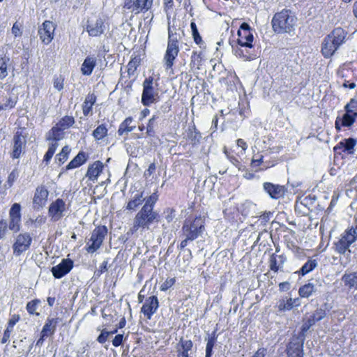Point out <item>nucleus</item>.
<instances>
[{"instance_id": "de8ad7c7", "label": "nucleus", "mask_w": 357, "mask_h": 357, "mask_svg": "<svg viewBox=\"0 0 357 357\" xmlns=\"http://www.w3.org/2000/svg\"><path fill=\"white\" fill-rule=\"evenodd\" d=\"M202 63V57L200 54L197 53L196 52H192L191 55V61L190 66L191 68H196L197 69L199 68V66Z\"/></svg>"}, {"instance_id": "c756f323", "label": "nucleus", "mask_w": 357, "mask_h": 357, "mask_svg": "<svg viewBox=\"0 0 357 357\" xmlns=\"http://www.w3.org/2000/svg\"><path fill=\"white\" fill-rule=\"evenodd\" d=\"M342 280L348 289L355 288L357 289V273L344 274L342 278Z\"/></svg>"}, {"instance_id": "a211bd4d", "label": "nucleus", "mask_w": 357, "mask_h": 357, "mask_svg": "<svg viewBox=\"0 0 357 357\" xmlns=\"http://www.w3.org/2000/svg\"><path fill=\"white\" fill-rule=\"evenodd\" d=\"M356 139L349 137L339 142L335 147L334 151L336 153H340V151L352 154L354 151V146L356 145Z\"/></svg>"}, {"instance_id": "e2e57ef3", "label": "nucleus", "mask_w": 357, "mask_h": 357, "mask_svg": "<svg viewBox=\"0 0 357 357\" xmlns=\"http://www.w3.org/2000/svg\"><path fill=\"white\" fill-rule=\"evenodd\" d=\"M123 335L119 334L115 336L112 340V344L114 347H119L123 343Z\"/></svg>"}, {"instance_id": "c9c22d12", "label": "nucleus", "mask_w": 357, "mask_h": 357, "mask_svg": "<svg viewBox=\"0 0 357 357\" xmlns=\"http://www.w3.org/2000/svg\"><path fill=\"white\" fill-rule=\"evenodd\" d=\"M193 347V343L190 340H184L183 337L180 339L177 344V351L190 352Z\"/></svg>"}, {"instance_id": "79ce46f5", "label": "nucleus", "mask_w": 357, "mask_h": 357, "mask_svg": "<svg viewBox=\"0 0 357 357\" xmlns=\"http://www.w3.org/2000/svg\"><path fill=\"white\" fill-rule=\"evenodd\" d=\"M40 303L38 299H34L26 304V310L30 314H36L39 316L40 313L36 312L38 305Z\"/></svg>"}, {"instance_id": "5fc2aeb1", "label": "nucleus", "mask_w": 357, "mask_h": 357, "mask_svg": "<svg viewBox=\"0 0 357 357\" xmlns=\"http://www.w3.org/2000/svg\"><path fill=\"white\" fill-rule=\"evenodd\" d=\"M344 110L351 111L352 113L357 114V99H351L349 102L344 106Z\"/></svg>"}, {"instance_id": "052dcab7", "label": "nucleus", "mask_w": 357, "mask_h": 357, "mask_svg": "<svg viewBox=\"0 0 357 357\" xmlns=\"http://www.w3.org/2000/svg\"><path fill=\"white\" fill-rule=\"evenodd\" d=\"M175 282V278L167 280L160 287L162 291H166L171 287Z\"/></svg>"}, {"instance_id": "774afa93", "label": "nucleus", "mask_w": 357, "mask_h": 357, "mask_svg": "<svg viewBox=\"0 0 357 357\" xmlns=\"http://www.w3.org/2000/svg\"><path fill=\"white\" fill-rule=\"evenodd\" d=\"M272 215L271 212H266L260 215L259 219L261 221V223L266 224L270 220V216Z\"/></svg>"}, {"instance_id": "a18cd8bd", "label": "nucleus", "mask_w": 357, "mask_h": 357, "mask_svg": "<svg viewBox=\"0 0 357 357\" xmlns=\"http://www.w3.org/2000/svg\"><path fill=\"white\" fill-rule=\"evenodd\" d=\"M58 145L59 144L57 142H53L50 144L48 150L44 156V161H45L47 163L52 159L58 147Z\"/></svg>"}, {"instance_id": "bb28decb", "label": "nucleus", "mask_w": 357, "mask_h": 357, "mask_svg": "<svg viewBox=\"0 0 357 357\" xmlns=\"http://www.w3.org/2000/svg\"><path fill=\"white\" fill-rule=\"evenodd\" d=\"M87 159L84 152H79L66 166V169H71L79 167L84 164Z\"/></svg>"}, {"instance_id": "e433bc0d", "label": "nucleus", "mask_w": 357, "mask_h": 357, "mask_svg": "<svg viewBox=\"0 0 357 357\" xmlns=\"http://www.w3.org/2000/svg\"><path fill=\"white\" fill-rule=\"evenodd\" d=\"M75 123L74 117L71 116H63L56 125L62 130H66L71 127Z\"/></svg>"}, {"instance_id": "9d476101", "label": "nucleus", "mask_w": 357, "mask_h": 357, "mask_svg": "<svg viewBox=\"0 0 357 357\" xmlns=\"http://www.w3.org/2000/svg\"><path fill=\"white\" fill-rule=\"evenodd\" d=\"M31 242L32 238L29 233L19 234L13 245L14 254L16 256H20L30 248Z\"/></svg>"}, {"instance_id": "393cba45", "label": "nucleus", "mask_w": 357, "mask_h": 357, "mask_svg": "<svg viewBox=\"0 0 357 357\" xmlns=\"http://www.w3.org/2000/svg\"><path fill=\"white\" fill-rule=\"evenodd\" d=\"M59 323L58 318H48L46 321L41 332L43 335H52L56 331L57 324Z\"/></svg>"}, {"instance_id": "dca6fc26", "label": "nucleus", "mask_w": 357, "mask_h": 357, "mask_svg": "<svg viewBox=\"0 0 357 357\" xmlns=\"http://www.w3.org/2000/svg\"><path fill=\"white\" fill-rule=\"evenodd\" d=\"M49 192L44 185L38 186L33 199V204L35 208H43L47 200Z\"/></svg>"}, {"instance_id": "69168bd1", "label": "nucleus", "mask_w": 357, "mask_h": 357, "mask_svg": "<svg viewBox=\"0 0 357 357\" xmlns=\"http://www.w3.org/2000/svg\"><path fill=\"white\" fill-rule=\"evenodd\" d=\"M165 213H167L165 219L167 220V222H171L175 217L174 211L168 208Z\"/></svg>"}, {"instance_id": "6e6d98bb", "label": "nucleus", "mask_w": 357, "mask_h": 357, "mask_svg": "<svg viewBox=\"0 0 357 357\" xmlns=\"http://www.w3.org/2000/svg\"><path fill=\"white\" fill-rule=\"evenodd\" d=\"M123 8L128 10H131V12L135 13L136 14L137 5L136 0H125Z\"/></svg>"}, {"instance_id": "6ab92c4d", "label": "nucleus", "mask_w": 357, "mask_h": 357, "mask_svg": "<svg viewBox=\"0 0 357 357\" xmlns=\"http://www.w3.org/2000/svg\"><path fill=\"white\" fill-rule=\"evenodd\" d=\"M86 29L89 36L97 37L103 33L105 26L102 19H98L96 22L87 24Z\"/></svg>"}, {"instance_id": "cd10ccee", "label": "nucleus", "mask_w": 357, "mask_h": 357, "mask_svg": "<svg viewBox=\"0 0 357 357\" xmlns=\"http://www.w3.org/2000/svg\"><path fill=\"white\" fill-rule=\"evenodd\" d=\"M96 101V96L93 94H89L82 105V110L83 114L84 116H88L92 109L93 105L95 104Z\"/></svg>"}, {"instance_id": "ddd939ff", "label": "nucleus", "mask_w": 357, "mask_h": 357, "mask_svg": "<svg viewBox=\"0 0 357 357\" xmlns=\"http://www.w3.org/2000/svg\"><path fill=\"white\" fill-rule=\"evenodd\" d=\"M73 267V261L70 259H63L60 264L53 266L51 269L55 278H61L68 274Z\"/></svg>"}, {"instance_id": "9b49d317", "label": "nucleus", "mask_w": 357, "mask_h": 357, "mask_svg": "<svg viewBox=\"0 0 357 357\" xmlns=\"http://www.w3.org/2000/svg\"><path fill=\"white\" fill-rule=\"evenodd\" d=\"M263 189L271 198L274 199L283 197L287 192V188L284 185L274 184L271 182L264 183Z\"/></svg>"}, {"instance_id": "f257e3e1", "label": "nucleus", "mask_w": 357, "mask_h": 357, "mask_svg": "<svg viewBox=\"0 0 357 357\" xmlns=\"http://www.w3.org/2000/svg\"><path fill=\"white\" fill-rule=\"evenodd\" d=\"M205 230V217L199 215L193 220L186 219L183 225L181 231L185 238L178 245L180 250H184L190 241L201 236Z\"/></svg>"}, {"instance_id": "3c124183", "label": "nucleus", "mask_w": 357, "mask_h": 357, "mask_svg": "<svg viewBox=\"0 0 357 357\" xmlns=\"http://www.w3.org/2000/svg\"><path fill=\"white\" fill-rule=\"evenodd\" d=\"M157 116L155 115H153L152 118H151L149 121V123L146 126V135L148 136H154L155 135V130H154V124L155 122V120L157 119Z\"/></svg>"}, {"instance_id": "4d7b16f0", "label": "nucleus", "mask_w": 357, "mask_h": 357, "mask_svg": "<svg viewBox=\"0 0 357 357\" xmlns=\"http://www.w3.org/2000/svg\"><path fill=\"white\" fill-rule=\"evenodd\" d=\"M19 176V173L17 169H13L8 177L7 184L8 187H11L14 183V181L17 179Z\"/></svg>"}, {"instance_id": "7c9ffc66", "label": "nucleus", "mask_w": 357, "mask_h": 357, "mask_svg": "<svg viewBox=\"0 0 357 357\" xmlns=\"http://www.w3.org/2000/svg\"><path fill=\"white\" fill-rule=\"evenodd\" d=\"M357 118V114L351 111H345V113L340 117L341 125L344 127H351Z\"/></svg>"}, {"instance_id": "f8f14e48", "label": "nucleus", "mask_w": 357, "mask_h": 357, "mask_svg": "<svg viewBox=\"0 0 357 357\" xmlns=\"http://www.w3.org/2000/svg\"><path fill=\"white\" fill-rule=\"evenodd\" d=\"M55 30V25L52 22L46 20L39 28L38 34L42 42L45 44H49L53 39Z\"/></svg>"}, {"instance_id": "7ed1b4c3", "label": "nucleus", "mask_w": 357, "mask_h": 357, "mask_svg": "<svg viewBox=\"0 0 357 357\" xmlns=\"http://www.w3.org/2000/svg\"><path fill=\"white\" fill-rule=\"evenodd\" d=\"M347 32L342 28L337 27L333 29L323 40L321 54L325 58L332 56L336 50L345 43Z\"/></svg>"}, {"instance_id": "473e14b6", "label": "nucleus", "mask_w": 357, "mask_h": 357, "mask_svg": "<svg viewBox=\"0 0 357 357\" xmlns=\"http://www.w3.org/2000/svg\"><path fill=\"white\" fill-rule=\"evenodd\" d=\"M136 14L145 13L152 7L153 0H136Z\"/></svg>"}, {"instance_id": "58836bf2", "label": "nucleus", "mask_w": 357, "mask_h": 357, "mask_svg": "<svg viewBox=\"0 0 357 357\" xmlns=\"http://www.w3.org/2000/svg\"><path fill=\"white\" fill-rule=\"evenodd\" d=\"M107 133V129L103 124L98 126L93 132V136L96 140L104 138Z\"/></svg>"}, {"instance_id": "2eb2a0df", "label": "nucleus", "mask_w": 357, "mask_h": 357, "mask_svg": "<svg viewBox=\"0 0 357 357\" xmlns=\"http://www.w3.org/2000/svg\"><path fill=\"white\" fill-rule=\"evenodd\" d=\"M159 303L158 298L155 296H152L145 300V303L141 308V312L148 319H150L152 315L156 312Z\"/></svg>"}, {"instance_id": "0e129e2a", "label": "nucleus", "mask_w": 357, "mask_h": 357, "mask_svg": "<svg viewBox=\"0 0 357 357\" xmlns=\"http://www.w3.org/2000/svg\"><path fill=\"white\" fill-rule=\"evenodd\" d=\"M345 232L350 236V238H353L354 241L355 242L357 239V225L354 228L347 230Z\"/></svg>"}, {"instance_id": "338daca9", "label": "nucleus", "mask_w": 357, "mask_h": 357, "mask_svg": "<svg viewBox=\"0 0 357 357\" xmlns=\"http://www.w3.org/2000/svg\"><path fill=\"white\" fill-rule=\"evenodd\" d=\"M6 228H7L6 222H5L4 220H1L0 221V238H2L5 236Z\"/></svg>"}, {"instance_id": "a19ab883", "label": "nucleus", "mask_w": 357, "mask_h": 357, "mask_svg": "<svg viewBox=\"0 0 357 357\" xmlns=\"http://www.w3.org/2000/svg\"><path fill=\"white\" fill-rule=\"evenodd\" d=\"M70 149L68 146H65L62 148L61 151L57 154L55 157V160L59 162V165L63 164L68 159V155L70 153Z\"/></svg>"}, {"instance_id": "8fccbe9b", "label": "nucleus", "mask_w": 357, "mask_h": 357, "mask_svg": "<svg viewBox=\"0 0 357 357\" xmlns=\"http://www.w3.org/2000/svg\"><path fill=\"white\" fill-rule=\"evenodd\" d=\"M21 206L18 203H15L13 204L10 209L9 215L10 218H21Z\"/></svg>"}, {"instance_id": "39448f33", "label": "nucleus", "mask_w": 357, "mask_h": 357, "mask_svg": "<svg viewBox=\"0 0 357 357\" xmlns=\"http://www.w3.org/2000/svg\"><path fill=\"white\" fill-rule=\"evenodd\" d=\"M169 40L167 44V50L164 56V63L166 70H171L174 65V60L178 55L179 49L178 45V39L176 33H172L169 29Z\"/></svg>"}, {"instance_id": "bf43d9fd", "label": "nucleus", "mask_w": 357, "mask_h": 357, "mask_svg": "<svg viewBox=\"0 0 357 357\" xmlns=\"http://www.w3.org/2000/svg\"><path fill=\"white\" fill-rule=\"evenodd\" d=\"M234 51L235 55L237 56L244 58L247 60L251 59V56L250 54H248V52H244V51L243 50H241V48H237L236 50H234Z\"/></svg>"}, {"instance_id": "864d4df0", "label": "nucleus", "mask_w": 357, "mask_h": 357, "mask_svg": "<svg viewBox=\"0 0 357 357\" xmlns=\"http://www.w3.org/2000/svg\"><path fill=\"white\" fill-rule=\"evenodd\" d=\"M158 200V196L155 193L152 194L148 197H144L145 204L144 206L153 209L154 205Z\"/></svg>"}, {"instance_id": "4468645a", "label": "nucleus", "mask_w": 357, "mask_h": 357, "mask_svg": "<svg viewBox=\"0 0 357 357\" xmlns=\"http://www.w3.org/2000/svg\"><path fill=\"white\" fill-rule=\"evenodd\" d=\"M66 210V203L61 199H56L49 207V215L53 221H58L63 216Z\"/></svg>"}, {"instance_id": "4be33fe9", "label": "nucleus", "mask_w": 357, "mask_h": 357, "mask_svg": "<svg viewBox=\"0 0 357 357\" xmlns=\"http://www.w3.org/2000/svg\"><path fill=\"white\" fill-rule=\"evenodd\" d=\"M287 258L283 255H277L272 254L269 259L270 269L274 272H278L283 266Z\"/></svg>"}, {"instance_id": "4c0bfd02", "label": "nucleus", "mask_w": 357, "mask_h": 357, "mask_svg": "<svg viewBox=\"0 0 357 357\" xmlns=\"http://www.w3.org/2000/svg\"><path fill=\"white\" fill-rule=\"evenodd\" d=\"M216 341L215 332H213L211 337L207 339V343L206 346V356L205 357H211L213 354V348Z\"/></svg>"}, {"instance_id": "aec40b11", "label": "nucleus", "mask_w": 357, "mask_h": 357, "mask_svg": "<svg viewBox=\"0 0 357 357\" xmlns=\"http://www.w3.org/2000/svg\"><path fill=\"white\" fill-rule=\"evenodd\" d=\"M238 36L237 43L241 47H252L253 35L250 30L238 31Z\"/></svg>"}, {"instance_id": "72a5a7b5", "label": "nucleus", "mask_w": 357, "mask_h": 357, "mask_svg": "<svg viewBox=\"0 0 357 357\" xmlns=\"http://www.w3.org/2000/svg\"><path fill=\"white\" fill-rule=\"evenodd\" d=\"M317 266V262L315 259H308L307 261L299 270L298 274L305 275L314 270Z\"/></svg>"}, {"instance_id": "37998d69", "label": "nucleus", "mask_w": 357, "mask_h": 357, "mask_svg": "<svg viewBox=\"0 0 357 357\" xmlns=\"http://www.w3.org/2000/svg\"><path fill=\"white\" fill-rule=\"evenodd\" d=\"M315 321L311 318L309 317L307 320L303 323L302 327H301V331L299 333L298 335H296V337H301L303 336L304 340L305 339V333L312 327L313 325L315 324Z\"/></svg>"}, {"instance_id": "f3484780", "label": "nucleus", "mask_w": 357, "mask_h": 357, "mask_svg": "<svg viewBox=\"0 0 357 357\" xmlns=\"http://www.w3.org/2000/svg\"><path fill=\"white\" fill-rule=\"evenodd\" d=\"M354 242V238H350V236L346 232H344L341 236V238L339 239V241L335 243V250L340 254L349 255L351 252L349 246Z\"/></svg>"}, {"instance_id": "20e7f679", "label": "nucleus", "mask_w": 357, "mask_h": 357, "mask_svg": "<svg viewBox=\"0 0 357 357\" xmlns=\"http://www.w3.org/2000/svg\"><path fill=\"white\" fill-rule=\"evenodd\" d=\"M160 215L158 212L148 206H142L141 210L136 214L132 230L137 231L139 228L149 229V225L154 222H158Z\"/></svg>"}, {"instance_id": "412c9836", "label": "nucleus", "mask_w": 357, "mask_h": 357, "mask_svg": "<svg viewBox=\"0 0 357 357\" xmlns=\"http://www.w3.org/2000/svg\"><path fill=\"white\" fill-rule=\"evenodd\" d=\"M11 66L10 59L2 51L0 54V79L3 80L8 75V70Z\"/></svg>"}, {"instance_id": "ea45409f", "label": "nucleus", "mask_w": 357, "mask_h": 357, "mask_svg": "<svg viewBox=\"0 0 357 357\" xmlns=\"http://www.w3.org/2000/svg\"><path fill=\"white\" fill-rule=\"evenodd\" d=\"M3 102L0 104V109H9L14 107L17 102V98L11 96L6 97Z\"/></svg>"}, {"instance_id": "680f3d73", "label": "nucleus", "mask_w": 357, "mask_h": 357, "mask_svg": "<svg viewBox=\"0 0 357 357\" xmlns=\"http://www.w3.org/2000/svg\"><path fill=\"white\" fill-rule=\"evenodd\" d=\"M54 86L58 91L63 88V79L61 77H56L54 80Z\"/></svg>"}, {"instance_id": "1a4fd4ad", "label": "nucleus", "mask_w": 357, "mask_h": 357, "mask_svg": "<svg viewBox=\"0 0 357 357\" xmlns=\"http://www.w3.org/2000/svg\"><path fill=\"white\" fill-rule=\"evenodd\" d=\"M304 337L294 335L287 347V357H303Z\"/></svg>"}, {"instance_id": "423d86ee", "label": "nucleus", "mask_w": 357, "mask_h": 357, "mask_svg": "<svg viewBox=\"0 0 357 357\" xmlns=\"http://www.w3.org/2000/svg\"><path fill=\"white\" fill-rule=\"evenodd\" d=\"M107 231L106 226H98L93 230L88 243L89 244L91 242V244L86 248L89 253H93L100 248Z\"/></svg>"}, {"instance_id": "0eeeda50", "label": "nucleus", "mask_w": 357, "mask_h": 357, "mask_svg": "<svg viewBox=\"0 0 357 357\" xmlns=\"http://www.w3.org/2000/svg\"><path fill=\"white\" fill-rule=\"evenodd\" d=\"M153 79L151 77L146 78L143 82V92L142 95V103L145 106H149L158 102V93L153 86Z\"/></svg>"}, {"instance_id": "f03ea898", "label": "nucleus", "mask_w": 357, "mask_h": 357, "mask_svg": "<svg viewBox=\"0 0 357 357\" xmlns=\"http://www.w3.org/2000/svg\"><path fill=\"white\" fill-rule=\"evenodd\" d=\"M296 22V17L288 9L276 13L271 21L273 30L277 33H291L295 31Z\"/></svg>"}, {"instance_id": "2f4dec72", "label": "nucleus", "mask_w": 357, "mask_h": 357, "mask_svg": "<svg viewBox=\"0 0 357 357\" xmlns=\"http://www.w3.org/2000/svg\"><path fill=\"white\" fill-rule=\"evenodd\" d=\"M317 291V288L315 286L309 282L301 287L298 290V294L300 296L303 298H308L310 297L314 292Z\"/></svg>"}, {"instance_id": "13d9d810", "label": "nucleus", "mask_w": 357, "mask_h": 357, "mask_svg": "<svg viewBox=\"0 0 357 357\" xmlns=\"http://www.w3.org/2000/svg\"><path fill=\"white\" fill-rule=\"evenodd\" d=\"M108 337H109V331H107L105 329H103L101 331V333L98 335V337L97 338V341L99 343L103 344L107 341Z\"/></svg>"}, {"instance_id": "49530a36", "label": "nucleus", "mask_w": 357, "mask_h": 357, "mask_svg": "<svg viewBox=\"0 0 357 357\" xmlns=\"http://www.w3.org/2000/svg\"><path fill=\"white\" fill-rule=\"evenodd\" d=\"M132 122V117L126 118L120 125L119 128L118 130V134L119 135H122L125 132H128L130 125Z\"/></svg>"}, {"instance_id": "f704fd0d", "label": "nucleus", "mask_w": 357, "mask_h": 357, "mask_svg": "<svg viewBox=\"0 0 357 357\" xmlns=\"http://www.w3.org/2000/svg\"><path fill=\"white\" fill-rule=\"evenodd\" d=\"M300 305L299 298H289L286 302L280 303L279 305L280 310H290L295 306Z\"/></svg>"}, {"instance_id": "c03bdc74", "label": "nucleus", "mask_w": 357, "mask_h": 357, "mask_svg": "<svg viewBox=\"0 0 357 357\" xmlns=\"http://www.w3.org/2000/svg\"><path fill=\"white\" fill-rule=\"evenodd\" d=\"M326 316V308L321 307L317 308L310 317H311L315 322H317L323 319Z\"/></svg>"}, {"instance_id": "603ef678", "label": "nucleus", "mask_w": 357, "mask_h": 357, "mask_svg": "<svg viewBox=\"0 0 357 357\" xmlns=\"http://www.w3.org/2000/svg\"><path fill=\"white\" fill-rule=\"evenodd\" d=\"M20 218H10L9 228L10 230L14 231H18L20 229Z\"/></svg>"}, {"instance_id": "c85d7f7f", "label": "nucleus", "mask_w": 357, "mask_h": 357, "mask_svg": "<svg viewBox=\"0 0 357 357\" xmlns=\"http://www.w3.org/2000/svg\"><path fill=\"white\" fill-rule=\"evenodd\" d=\"M61 128L56 124L47 134L46 139L48 141L53 140L56 142L57 141L61 139L63 137V132Z\"/></svg>"}, {"instance_id": "5701e85b", "label": "nucleus", "mask_w": 357, "mask_h": 357, "mask_svg": "<svg viewBox=\"0 0 357 357\" xmlns=\"http://www.w3.org/2000/svg\"><path fill=\"white\" fill-rule=\"evenodd\" d=\"M103 164L100 161H96L93 165L89 167L86 176L91 181L98 178V175L102 172Z\"/></svg>"}, {"instance_id": "09e8293b", "label": "nucleus", "mask_w": 357, "mask_h": 357, "mask_svg": "<svg viewBox=\"0 0 357 357\" xmlns=\"http://www.w3.org/2000/svg\"><path fill=\"white\" fill-rule=\"evenodd\" d=\"M190 28L192 30V34L195 42L198 45L201 44L202 43V39L201 36L199 35L197 25L194 22H192L190 23Z\"/></svg>"}, {"instance_id": "a878e982", "label": "nucleus", "mask_w": 357, "mask_h": 357, "mask_svg": "<svg viewBox=\"0 0 357 357\" xmlns=\"http://www.w3.org/2000/svg\"><path fill=\"white\" fill-rule=\"evenodd\" d=\"M143 192L136 193L131 197L130 200L128 202L126 209L130 211H135L137 208L144 202L143 197Z\"/></svg>"}, {"instance_id": "6e6552de", "label": "nucleus", "mask_w": 357, "mask_h": 357, "mask_svg": "<svg viewBox=\"0 0 357 357\" xmlns=\"http://www.w3.org/2000/svg\"><path fill=\"white\" fill-rule=\"evenodd\" d=\"M26 144V136L22 135L21 132L17 131L13 138L12 151L10 157L13 159L20 158L24 153Z\"/></svg>"}, {"instance_id": "b1692460", "label": "nucleus", "mask_w": 357, "mask_h": 357, "mask_svg": "<svg viewBox=\"0 0 357 357\" xmlns=\"http://www.w3.org/2000/svg\"><path fill=\"white\" fill-rule=\"evenodd\" d=\"M96 65V59L94 56H87L81 68L82 73L84 75H90Z\"/></svg>"}]
</instances>
